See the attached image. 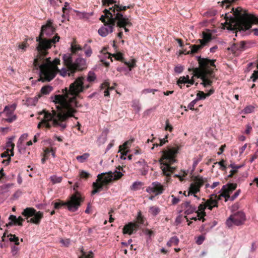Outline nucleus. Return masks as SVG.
I'll use <instances>...</instances> for the list:
<instances>
[{"label":"nucleus","mask_w":258,"mask_h":258,"mask_svg":"<svg viewBox=\"0 0 258 258\" xmlns=\"http://www.w3.org/2000/svg\"><path fill=\"white\" fill-rule=\"evenodd\" d=\"M157 91L158 90L157 89H145L142 90V93L146 94L150 93H153L154 94L155 92H157Z\"/></svg>","instance_id":"obj_62"},{"label":"nucleus","mask_w":258,"mask_h":258,"mask_svg":"<svg viewBox=\"0 0 258 258\" xmlns=\"http://www.w3.org/2000/svg\"><path fill=\"white\" fill-rule=\"evenodd\" d=\"M202 156L201 155H199L198 158H195L194 159V162L192 164V171H194L196 168L198 163L202 160Z\"/></svg>","instance_id":"obj_46"},{"label":"nucleus","mask_w":258,"mask_h":258,"mask_svg":"<svg viewBox=\"0 0 258 258\" xmlns=\"http://www.w3.org/2000/svg\"><path fill=\"white\" fill-rule=\"evenodd\" d=\"M137 219V222L135 223L130 222L124 226L123 228V234H128L131 235L134 232L137 231L140 225L143 224V219L141 216L140 212L139 213Z\"/></svg>","instance_id":"obj_14"},{"label":"nucleus","mask_w":258,"mask_h":258,"mask_svg":"<svg viewBox=\"0 0 258 258\" xmlns=\"http://www.w3.org/2000/svg\"><path fill=\"white\" fill-rule=\"evenodd\" d=\"M22 215L26 217L28 222L38 225L43 217L42 212L36 211L33 208H27L24 210Z\"/></svg>","instance_id":"obj_10"},{"label":"nucleus","mask_w":258,"mask_h":258,"mask_svg":"<svg viewBox=\"0 0 258 258\" xmlns=\"http://www.w3.org/2000/svg\"><path fill=\"white\" fill-rule=\"evenodd\" d=\"M97 179L96 182L99 183V185L102 186L103 188L108 189L107 185L113 180L112 172L110 171L107 173H101L97 175Z\"/></svg>","instance_id":"obj_16"},{"label":"nucleus","mask_w":258,"mask_h":258,"mask_svg":"<svg viewBox=\"0 0 258 258\" xmlns=\"http://www.w3.org/2000/svg\"><path fill=\"white\" fill-rule=\"evenodd\" d=\"M79 175L82 178H88L90 176V173L83 170L79 171Z\"/></svg>","instance_id":"obj_50"},{"label":"nucleus","mask_w":258,"mask_h":258,"mask_svg":"<svg viewBox=\"0 0 258 258\" xmlns=\"http://www.w3.org/2000/svg\"><path fill=\"white\" fill-rule=\"evenodd\" d=\"M245 45L244 41H241L239 43L233 44L228 49L231 50L233 53H236L237 51H243L244 49Z\"/></svg>","instance_id":"obj_21"},{"label":"nucleus","mask_w":258,"mask_h":258,"mask_svg":"<svg viewBox=\"0 0 258 258\" xmlns=\"http://www.w3.org/2000/svg\"><path fill=\"white\" fill-rule=\"evenodd\" d=\"M184 68L181 65H178L174 68V71L175 73L180 74L183 72Z\"/></svg>","instance_id":"obj_58"},{"label":"nucleus","mask_w":258,"mask_h":258,"mask_svg":"<svg viewBox=\"0 0 258 258\" xmlns=\"http://www.w3.org/2000/svg\"><path fill=\"white\" fill-rule=\"evenodd\" d=\"M124 63L129 68L127 69L126 68L120 67L117 68V71L118 72H125V75H126L127 73L132 70V69L135 67L136 66V60L135 59H133L131 62L130 61H124Z\"/></svg>","instance_id":"obj_22"},{"label":"nucleus","mask_w":258,"mask_h":258,"mask_svg":"<svg viewBox=\"0 0 258 258\" xmlns=\"http://www.w3.org/2000/svg\"><path fill=\"white\" fill-rule=\"evenodd\" d=\"M199 64V68L194 69L193 73L195 76L202 80L201 84L204 87H207L212 85L211 79L214 77L213 74L214 69L216 68L214 59H210L208 58H202L201 56H197Z\"/></svg>","instance_id":"obj_6"},{"label":"nucleus","mask_w":258,"mask_h":258,"mask_svg":"<svg viewBox=\"0 0 258 258\" xmlns=\"http://www.w3.org/2000/svg\"><path fill=\"white\" fill-rule=\"evenodd\" d=\"M81 252L82 254L79 258H93V253L91 251H90L88 253H86L82 249Z\"/></svg>","instance_id":"obj_42"},{"label":"nucleus","mask_w":258,"mask_h":258,"mask_svg":"<svg viewBox=\"0 0 258 258\" xmlns=\"http://www.w3.org/2000/svg\"><path fill=\"white\" fill-rule=\"evenodd\" d=\"M143 185V183L141 181H135L131 186L130 189L132 190L136 191L140 188V187Z\"/></svg>","instance_id":"obj_34"},{"label":"nucleus","mask_w":258,"mask_h":258,"mask_svg":"<svg viewBox=\"0 0 258 258\" xmlns=\"http://www.w3.org/2000/svg\"><path fill=\"white\" fill-rule=\"evenodd\" d=\"M17 147L18 148L19 152L21 154H24L25 151V148L24 147L22 144L18 143Z\"/></svg>","instance_id":"obj_64"},{"label":"nucleus","mask_w":258,"mask_h":258,"mask_svg":"<svg viewBox=\"0 0 258 258\" xmlns=\"http://www.w3.org/2000/svg\"><path fill=\"white\" fill-rule=\"evenodd\" d=\"M8 237H10L9 238V240L11 242H14L15 243L14 245H19V237L16 236L15 235H13L12 234H10L8 235Z\"/></svg>","instance_id":"obj_38"},{"label":"nucleus","mask_w":258,"mask_h":258,"mask_svg":"<svg viewBox=\"0 0 258 258\" xmlns=\"http://www.w3.org/2000/svg\"><path fill=\"white\" fill-rule=\"evenodd\" d=\"M133 142V140L131 141H127L125 142L122 145L119 146V149H121L122 148H123V150H125L130 147L131 145V143Z\"/></svg>","instance_id":"obj_52"},{"label":"nucleus","mask_w":258,"mask_h":258,"mask_svg":"<svg viewBox=\"0 0 258 258\" xmlns=\"http://www.w3.org/2000/svg\"><path fill=\"white\" fill-rule=\"evenodd\" d=\"M237 187V184L235 183H229L223 186L221 190L225 191L226 192H231L235 190Z\"/></svg>","instance_id":"obj_26"},{"label":"nucleus","mask_w":258,"mask_h":258,"mask_svg":"<svg viewBox=\"0 0 258 258\" xmlns=\"http://www.w3.org/2000/svg\"><path fill=\"white\" fill-rule=\"evenodd\" d=\"M207 95L203 91H199L197 94L196 100L199 101L200 100L204 99L207 97Z\"/></svg>","instance_id":"obj_47"},{"label":"nucleus","mask_w":258,"mask_h":258,"mask_svg":"<svg viewBox=\"0 0 258 258\" xmlns=\"http://www.w3.org/2000/svg\"><path fill=\"white\" fill-rule=\"evenodd\" d=\"M219 200H220V197H218L215 194L211 195L210 199L206 201L208 209L212 210L213 208L218 207V203Z\"/></svg>","instance_id":"obj_19"},{"label":"nucleus","mask_w":258,"mask_h":258,"mask_svg":"<svg viewBox=\"0 0 258 258\" xmlns=\"http://www.w3.org/2000/svg\"><path fill=\"white\" fill-rule=\"evenodd\" d=\"M40 97L39 95L38 97L35 96L33 98H28L26 100V104L28 106H34L37 103L38 98Z\"/></svg>","instance_id":"obj_27"},{"label":"nucleus","mask_w":258,"mask_h":258,"mask_svg":"<svg viewBox=\"0 0 258 258\" xmlns=\"http://www.w3.org/2000/svg\"><path fill=\"white\" fill-rule=\"evenodd\" d=\"M44 54H42V59L40 58L35 63V60L39 55V52L34 60L33 64L37 70L39 71L40 79L39 81L42 82L52 80L58 73V68L56 65L59 63L60 60L58 58H55L52 62L50 57L45 58L47 54V50H44Z\"/></svg>","instance_id":"obj_4"},{"label":"nucleus","mask_w":258,"mask_h":258,"mask_svg":"<svg viewBox=\"0 0 258 258\" xmlns=\"http://www.w3.org/2000/svg\"><path fill=\"white\" fill-rule=\"evenodd\" d=\"M206 208H208L206 202L205 204H201L198 207V210H196V213L199 215H203L206 216V213L205 210Z\"/></svg>","instance_id":"obj_30"},{"label":"nucleus","mask_w":258,"mask_h":258,"mask_svg":"<svg viewBox=\"0 0 258 258\" xmlns=\"http://www.w3.org/2000/svg\"><path fill=\"white\" fill-rule=\"evenodd\" d=\"M132 106L137 112H139L141 109V105L139 100L137 99L133 100Z\"/></svg>","instance_id":"obj_35"},{"label":"nucleus","mask_w":258,"mask_h":258,"mask_svg":"<svg viewBox=\"0 0 258 258\" xmlns=\"http://www.w3.org/2000/svg\"><path fill=\"white\" fill-rule=\"evenodd\" d=\"M59 72V74L60 76L62 77H66L67 75L69 76V70L67 68V69L63 68L60 71H58V72Z\"/></svg>","instance_id":"obj_51"},{"label":"nucleus","mask_w":258,"mask_h":258,"mask_svg":"<svg viewBox=\"0 0 258 258\" xmlns=\"http://www.w3.org/2000/svg\"><path fill=\"white\" fill-rule=\"evenodd\" d=\"M14 139V137H11L9 138L8 141L7 142V147L9 148H14L15 145L13 143V140Z\"/></svg>","instance_id":"obj_59"},{"label":"nucleus","mask_w":258,"mask_h":258,"mask_svg":"<svg viewBox=\"0 0 258 258\" xmlns=\"http://www.w3.org/2000/svg\"><path fill=\"white\" fill-rule=\"evenodd\" d=\"M245 220L244 213L241 211H238L233 215H231L226 220V224L229 227L233 225L239 226L243 224Z\"/></svg>","instance_id":"obj_12"},{"label":"nucleus","mask_w":258,"mask_h":258,"mask_svg":"<svg viewBox=\"0 0 258 258\" xmlns=\"http://www.w3.org/2000/svg\"><path fill=\"white\" fill-rule=\"evenodd\" d=\"M187 76H186V77H180L178 80L177 81V84H178V86H180V88H182L181 86H180V84L187 83Z\"/></svg>","instance_id":"obj_48"},{"label":"nucleus","mask_w":258,"mask_h":258,"mask_svg":"<svg viewBox=\"0 0 258 258\" xmlns=\"http://www.w3.org/2000/svg\"><path fill=\"white\" fill-rule=\"evenodd\" d=\"M13 185V183H8L0 186V195H3L9 192L10 188Z\"/></svg>","instance_id":"obj_28"},{"label":"nucleus","mask_w":258,"mask_h":258,"mask_svg":"<svg viewBox=\"0 0 258 258\" xmlns=\"http://www.w3.org/2000/svg\"><path fill=\"white\" fill-rule=\"evenodd\" d=\"M159 144L154 143L153 144V147L151 148L152 150H153L155 147H157L158 146H162L164 144H165L166 142H168L167 140L165 139H159Z\"/></svg>","instance_id":"obj_49"},{"label":"nucleus","mask_w":258,"mask_h":258,"mask_svg":"<svg viewBox=\"0 0 258 258\" xmlns=\"http://www.w3.org/2000/svg\"><path fill=\"white\" fill-rule=\"evenodd\" d=\"M162 156L159 160L163 173L166 176H170L173 173L175 168L171 167V165L175 163L176 160L175 157L178 152V149L176 148L168 147L166 150L161 151Z\"/></svg>","instance_id":"obj_8"},{"label":"nucleus","mask_w":258,"mask_h":258,"mask_svg":"<svg viewBox=\"0 0 258 258\" xmlns=\"http://www.w3.org/2000/svg\"><path fill=\"white\" fill-rule=\"evenodd\" d=\"M104 15H102L101 17L100 18V20L104 23H108V21H109V18L107 17L105 15V10H104Z\"/></svg>","instance_id":"obj_60"},{"label":"nucleus","mask_w":258,"mask_h":258,"mask_svg":"<svg viewBox=\"0 0 258 258\" xmlns=\"http://www.w3.org/2000/svg\"><path fill=\"white\" fill-rule=\"evenodd\" d=\"M90 154L87 153H85L82 155L77 156L76 157L77 160L80 163H84L87 159L89 157Z\"/></svg>","instance_id":"obj_32"},{"label":"nucleus","mask_w":258,"mask_h":258,"mask_svg":"<svg viewBox=\"0 0 258 258\" xmlns=\"http://www.w3.org/2000/svg\"><path fill=\"white\" fill-rule=\"evenodd\" d=\"M11 247V253L13 256H15L19 253V248L17 245H12Z\"/></svg>","instance_id":"obj_43"},{"label":"nucleus","mask_w":258,"mask_h":258,"mask_svg":"<svg viewBox=\"0 0 258 258\" xmlns=\"http://www.w3.org/2000/svg\"><path fill=\"white\" fill-rule=\"evenodd\" d=\"M204 47V45L202 44V43H200V44L192 45L189 46V48H190V50L187 51V52L185 51V50L183 51H182L181 53L189 54L190 53L192 54V53H197L198 52V51L199 50L201 49Z\"/></svg>","instance_id":"obj_24"},{"label":"nucleus","mask_w":258,"mask_h":258,"mask_svg":"<svg viewBox=\"0 0 258 258\" xmlns=\"http://www.w3.org/2000/svg\"><path fill=\"white\" fill-rule=\"evenodd\" d=\"M243 166V165H236V166L235 167V168L234 169H232L230 171V174L229 175V177H232V175L234 173H236L238 169L240 168L241 167H242Z\"/></svg>","instance_id":"obj_61"},{"label":"nucleus","mask_w":258,"mask_h":258,"mask_svg":"<svg viewBox=\"0 0 258 258\" xmlns=\"http://www.w3.org/2000/svg\"><path fill=\"white\" fill-rule=\"evenodd\" d=\"M84 78L83 77L78 78L70 85L69 90L65 89L63 94L55 95V99L57 102L64 103L74 110V113L77 111L76 108L82 106V105L76 101L77 98H81L79 93L90 87L89 84H84Z\"/></svg>","instance_id":"obj_3"},{"label":"nucleus","mask_w":258,"mask_h":258,"mask_svg":"<svg viewBox=\"0 0 258 258\" xmlns=\"http://www.w3.org/2000/svg\"><path fill=\"white\" fill-rule=\"evenodd\" d=\"M60 242L64 247H69L71 243L70 240L69 239H61L60 240Z\"/></svg>","instance_id":"obj_54"},{"label":"nucleus","mask_w":258,"mask_h":258,"mask_svg":"<svg viewBox=\"0 0 258 258\" xmlns=\"http://www.w3.org/2000/svg\"><path fill=\"white\" fill-rule=\"evenodd\" d=\"M160 211V209L155 206H153L150 208L149 212L151 213L153 216H155L157 215Z\"/></svg>","instance_id":"obj_39"},{"label":"nucleus","mask_w":258,"mask_h":258,"mask_svg":"<svg viewBox=\"0 0 258 258\" xmlns=\"http://www.w3.org/2000/svg\"><path fill=\"white\" fill-rule=\"evenodd\" d=\"M105 7H108V9H105V15L107 17L109 18V21L108 23H104L98 30L99 35L103 37L113 32L116 22L115 16L116 11H125L127 8H130L129 6H122L118 4Z\"/></svg>","instance_id":"obj_7"},{"label":"nucleus","mask_w":258,"mask_h":258,"mask_svg":"<svg viewBox=\"0 0 258 258\" xmlns=\"http://www.w3.org/2000/svg\"><path fill=\"white\" fill-rule=\"evenodd\" d=\"M52 23V21L49 20L45 25L42 26L40 34L39 36L36 38V41L38 42L36 49L40 54L35 60V62H37L39 58H43L42 57V54H44V50L49 49L52 43L54 44L59 41L60 37L57 34L52 39L47 38V37L53 35L55 32V28L53 27Z\"/></svg>","instance_id":"obj_5"},{"label":"nucleus","mask_w":258,"mask_h":258,"mask_svg":"<svg viewBox=\"0 0 258 258\" xmlns=\"http://www.w3.org/2000/svg\"><path fill=\"white\" fill-rule=\"evenodd\" d=\"M217 197H220V199L221 197H224L225 199V202H227L228 200H230V196L229 195V192H226L225 191H223V193L221 194L219 196H217Z\"/></svg>","instance_id":"obj_53"},{"label":"nucleus","mask_w":258,"mask_h":258,"mask_svg":"<svg viewBox=\"0 0 258 258\" xmlns=\"http://www.w3.org/2000/svg\"><path fill=\"white\" fill-rule=\"evenodd\" d=\"M71 49L72 52L75 53L77 51L82 50V47L79 45H72Z\"/></svg>","instance_id":"obj_55"},{"label":"nucleus","mask_w":258,"mask_h":258,"mask_svg":"<svg viewBox=\"0 0 258 258\" xmlns=\"http://www.w3.org/2000/svg\"><path fill=\"white\" fill-rule=\"evenodd\" d=\"M202 35L203 38L202 39H199L198 41H199L200 43L203 44L205 46L211 40L212 34L209 32V30H208V32H203L202 33Z\"/></svg>","instance_id":"obj_23"},{"label":"nucleus","mask_w":258,"mask_h":258,"mask_svg":"<svg viewBox=\"0 0 258 258\" xmlns=\"http://www.w3.org/2000/svg\"><path fill=\"white\" fill-rule=\"evenodd\" d=\"M63 60L66 64V66L69 70L73 62L72 54L70 53H66L63 54Z\"/></svg>","instance_id":"obj_25"},{"label":"nucleus","mask_w":258,"mask_h":258,"mask_svg":"<svg viewBox=\"0 0 258 258\" xmlns=\"http://www.w3.org/2000/svg\"><path fill=\"white\" fill-rule=\"evenodd\" d=\"M17 107V104L13 103L5 107L3 112L7 117L5 120L9 123L13 122L17 119V115L14 114V111Z\"/></svg>","instance_id":"obj_17"},{"label":"nucleus","mask_w":258,"mask_h":258,"mask_svg":"<svg viewBox=\"0 0 258 258\" xmlns=\"http://www.w3.org/2000/svg\"><path fill=\"white\" fill-rule=\"evenodd\" d=\"M121 11H117L115 13V20L117 21V26L119 28H123L125 32H128L129 30L126 27L131 26L132 23L126 16H124L122 14L120 13Z\"/></svg>","instance_id":"obj_15"},{"label":"nucleus","mask_w":258,"mask_h":258,"mask_svg":"<svg viewBox=\"0 0 258 258\" xmlns=\"http://www.w3.org/2000/svg\"><path fill=\"white\" fill-rule=\"evenodd\" d=\"M197 207L195 206L191 205L188 207L187 208H186L185 214L186 215H189L192 214L194 212H196Z\"/></svg>","instance_id":"obj_40"},{"label":"nucleus","mask_w":258,"mask_h":258,"mask_svg":"<svg viewBox=\"0 0 258 258\" xmlns=\"http://www.w3.org/2000/svg\"><path fill=\"white\" fill-rule=\"evenodd\" d=\"M112 176L113 179L117 180L123 176V174L120 171L115 170L114 172H112Z\"/></svg>","instance_id":"obj_45"},{"label":"nucleus","mask_w":258,"mask_h":258,"mask_svg":"<svg viewBox=\"0 0 258 258\" xmlns=\"http://www.w3.org/2000/svg\"><path fill=\"white\" fill-rule=\"evenodd\" d=\"M179 239L176 236H173L167 242V245L170 247L172 245H178L179 243Z\"/></svg>","instance_id":"obj_31"},{"label":"nucleus","mask_w":258,"mask_h":258,"mask_svg":"<svg viewBox=\"0 0 258 258\" xmlns=\"http://www.w3.org/2000/svg\"><path fill=\"white\" fill-rule=\"evenodd\" d=\"M55 104V109L52 108L51 112L44 111V118L42 120L43 126L50 128L52 126L59 127L60 131H63L67 127V121L69 117L74 116V110L69 108L63 102H57L55 95L51 97Z\"/></svg>","instance_id":"obj_1"},{"label":"nucleus","mask_w":258,"mask_h":258,"mask_svg":"<svg viewBox=\"0 0 258 258\" xmlns=\"http://www.w3.org/2000/svg\"><path fill=\"white\" fill-rule=\"evenodd\" d=\"M113 56L115 58L116 60L121 61L123 62L125 61L123 60L124 58L123 57L122 54L121 53H118L117 54H113Z\"/></svg>","instance_id":"obj_57"},{"label":"nucleus","mask_w":258,"mask_h":258,"mask_svg":"<svg viewBox=\"0 0 258 258\" xmlns=\"http://www.w3.org/2000/svg\"><path fill=\"white\" fill-rule=\"evenodd\" d=\"M254 107L252 105H248L246 106L242 111V113L244 114H248L253 112Z\"/></svg>","instance_id":"obj_41"},{"label":"nucleus","mask_w":258,"mask_h":258,"mask_svg":"<svg viewBox=\"0 0 258 258\" xmlns=\"http://www.w3.org/2000/svg\"><path fill=\"white\" fill-rule=\"evenodd\" d=\"M82 201V199L81 197L80 194L76 192L75 194L72 195L71 199L69 201L66 203L62 202H56L54 203V207L55 209H59L61 206H67L68 209L71 212L76 211L79 206L80 203Z\"/></svg>","instance_id":"obj_9"},{"label":"nucleus","mask_w":258,"mask_h":258,"mask_svg":"<svg viewBox=\"0 0 258 258\" xmlns=\"http://www.w3.org/2000/svg\"><path fill=\"white\" fill-rule=\"evenodd\" d=\"M96 79L95 74L92 71H89L87 77V81L89 83L93 82Z\"/></svg>","instance_id":"obj_33"},{"label":"nucleus","mask_w":258,"mask_h":258,"mask_svg":"<svg viewBox=\"0 0 258 258\" xmlns=\"http://www.w3.org/2000/svg\"><path fill=\"white\" fill-rule=\"evenodd\" d=\"M164 190V188L161 184L158 182L155 181L152 183L151 185L146 188V191L149 194L155 193V196L161 195Z\"/></svg>","instance_id":"obj_18"},{"label":"nucleus","mask_w":258,"mask_h":258,"mask_svg":"<svg viewBox=\"0 0 258 258\" xmlns=\"http://www.w3.org/2000/svg\"><path fill=\"white\" fill-rule=\"evenodd\" d=\"M205 180L206 178H203L201 176H196L194 178V183H192L190 185L187 195H186L185 191L184 193V195L185 196H189L193 195L194 197L199 199L200 198L198 197L196 194L200 191V187L203 185Z\"/></svg>","instance_id":"obj_11"},{"label":"nucleus","mask_w":258,"mask_h":258,"mask_svg":"<svg viewBox=\"0 0 258 258\" xmlns=\"http://www.w3.org/2000/svg\"><path fill=\"white\" fill-rule=\"evenodd\" d=\"M53 89V88L50 86H43L41 89V92L44 95L48 94Z\"/></svg>","instance_id":"obj_36"},{"label":"nucleus","mask_w":258,"mask_h":258,"mask_svg":"<svg viewBox=\"0 0 258 258\" xmlns=\"http://www.w3.org/2000/svg\"><path fill=\"white\" fill-rule=\"evenodd\" d=\"M87 68L86 60L82 57H78L73 62L71 66L69 69V76H73L76 72L83 71Z\"/></svg>","instance_id":"obj_13"},{"label":"nucleus","mask_w":258,"mask_h":258,"mask_svg":"<svg viewBox=\"0 0 258 258\" xmlns=\"http://www.w3.org/2000/svg\"><path fill=\"white\" fill-rule=\"evenodd\" d=\"M197 101H198L196 100V99H195V100H194L191 102H190L187 106L188 108H189L190 110H195L194 106L196 104V103H197Z\"/></svg>","instance_id":"obj_63"},{"label":"nucleus","mask_w":258,"mask_h":258,"mask_svg":"<svg viewBox=\"0 0 258 258\" xmlns=\"http://www.w3.org/2000/svg\"><path fill=\"white\" fill-rule=\"evenodd\" d=\"M9 220H10V222L6 224L7 227L11 226L14 225L22 226L23 222L24 221V219L21 216L17 218L16 216L13 215H11L9 216Z\"/></svg>","instance_id":"obj_20"},{"label":"nucleus","mask_w":258,"mask_h":258,"mask_svg":"<svg viewBox=\"0 0 258 258\" xmlns=\"http://www.w3.org/2000/svg\"><path fill=\"white\" fill-rule=\"evenodd\" d=\"M242 9L237 8L231 9L230 12H233L232 15L225 13L224 24L227 28L230 30L245 31L251 27L252 23L258 24V17L253 14H250L244 12L242 13Z\"/></svg>","instance_id":"obj_2"},{"label":"nucleus","mask_w":258,"mask_h":258,"mask_svg":"<svg viewBox=\"0 0 258 258\" xmlns=\"http://www.w3.org/2000/svg\"><path fill=\"white\" fill-rule=\"evenodd\" d=\"M62 178L61 176H57L55 175L51 176L50 177V180L53 184L60 183L62 181Z\"/></svg>","instance_id":"obj_37"},{"label":"nucleus","mask_w":258,"mask_h":258,"mask_svg":"<svg viewBox=\"0 0 258 258\" xmlns=\"http://www.w3.org/2000/svg\"><path fill=\"white\" fill-rule=\"evenodd\" d=\"M205 239V237L204 236L200 235L197 238L196 243L198 245H201L203 243Z\"/></svg>","instance_id":"obj_56"},{"label":"nucleus","mask_w":258,"mask_h":258,"mask_svg":"<svg viewBox=\"0 0 258 258\" xmlns=\"http://www.w3.org/2000/svg\"><path fill=\"white\" fill-rule=\"evenodd\" d=\"M102 3L104 6H110L116 4V2L115 0H102Z\"/></svg>","instance_id":"obj_44"},{"label":"nucleus","mask_w":258,"mask_h":258,"mask_svg":"<svg viewBox=\"0 0 258 258\" xmlns=\"http://www.w3.org/2000/svg\"><path fill=\"white\" fill-rule=\"evenodd\" d=\"M92 186L94 189L91 192V195H95L100 191H101L103 188L102 187L101 185L99 184V183L97 182H94L92 184Z\"/></svg>","instance_id":"obj_29"}]
</instances>
